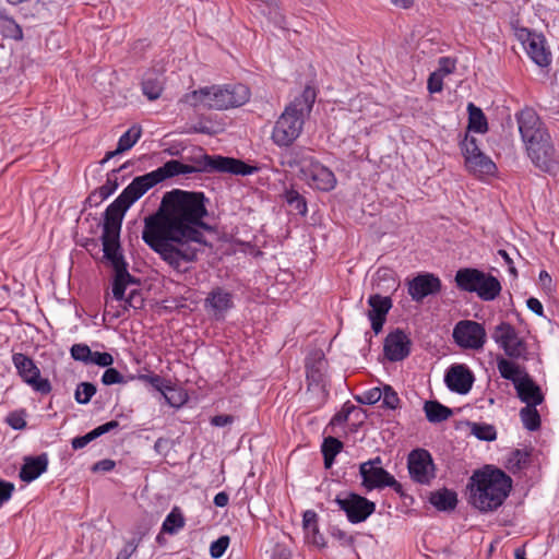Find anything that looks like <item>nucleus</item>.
<instances>
[{"label":"nucleus","mask_w":559,"mask_h":559,"mask_svg":"<svg viewBox=\"0 0 559 559\" xmlns=\"http://www.w3.org/2000/svg\"><path fill=\"white\" fill-rule=\"evenodd\" d=\"M455 70V61L449 57L439 59V68L436 72H440L443 76L452 73Z\"/></svg>","instance_id":"69168bd1"},{"label":"nucleus","mask_w":559,"mask_h":559,"mask_svg":"<svg viewBox=\"0 0 559 559\" xmlns=\"http://www.w3.org/2000/svg\"><path fill=\"white\" fill-rule=\"evenodd\" d=\"M102 382L105 385L126 383L123 376L115 368L107 367L102 376Z\"/></svg>","instance_id":"864d4df0"},{"label":"nucleus","mask_w":559,"mask_h":559,"mask_svg":"<svg viewBox=\"0 0 559 559\" xmlns=\"http://www.w3.org/2000/svg\"><path fill=\"white\" fill-rule=\"evenodd\" d=\"M473 435L484 441H493L497 438V431L492 425L474 424L472 427Z\"/></svg>","instance_id":"49530a36"},{"label":"nucleus","mask_w":559,"mask_h":559,"mask_svg":"<svg viewBox=\"0 0 559 559\" xmlns=\"http://www.w3.org/2000/svg\"><path fill=\"white\" fill-rule=\"evenodd\" d=\"M97 389L92 382H81L74 392V400L79 404H87L95 395Z\"/></svg>","instance_id":"a18cd8bd"},{"label":"nucleus","mask_w":559,"mask_h":559,"mask_svg":"<svg viewBox=\"0 0 559 559\" xmlns=\"http://www.w3.org/2000/svg\"><path fill=\"white\" fill-rule=\"evenodd\" d=\"M462 151L465 157L466 166L468 165L469 157L476 156L477 153H483L477 145V140L473 136H465L464 141L462 142Z\"/></svg>","instance_id":"603ef678"},{"label":"nucleus","mask_w":559,"mask_h":559,"mask_svg":"<svg viewBox=\"0 0 559 559\" xmlns=\"http://www.w3.org/2000/svg\"><path fill=\"white\" fill-rule=\"evenodd\" d=\"M118 427H119V421L110 420V421H107V423L94 428L91 431L93 432L94 438L97 439L100 436L117 429Z\"/></svg>","instance_id":"0e129e2a"},{"label":"nucleus","mask_w":559,"mask_h":559,"mask_svg":"<svg viewBox=\"0 0 559 559\" xmlns=\"http://www.w3.org/2000/svg\"><path fill=\"white\" fill-rule=\"evenodd\" d=\"M385 484H386V487L392 488L396 493H399L401 496V498L403 499V502L406 506L411 504L413 502V498L404 492L402 484H400L388 472H386V477H385Z\"/></svg>","instance_id":"6e6d98bb"},{"label":"nucleus","mask_w":559,"mask_h":559,"mask_svg":"<svg viewBox=\"0 0 559 559\" xmlns=\"http://www.w3.org/2000/svg\"><path fill=\"white\" fill-rule=\"evenodd\" d=\"M207 203L203 192L181 189L166 192L156 214L145 218L143 241L174 270L186 272L183 264L195 261L207 246L201 230L210 229L203 222Z\"/></svg>","instance_id":"f257e3e1"},{"label":"nucleus","mask_w":559,"mask_h":559,"mask_svg":"<svg viewBox=\"0 0 559 559\" xmlns=\"http://www.w3.org/2000/svg\"><path fill=\"white\" fill-rule=\"evenodd\" d=\"M141 538H133L124 545V547L117 554L115 559H129L136 550Z\"/></svg>","instance_id":"680f3d73"},{"label":"nucleus","mask_w":559,"mask_h":559,"mask_svg":"<svg viewBox=\"0 0 559 559\" xmlns=\"http://www.w3.org/2000/svg\"><path fill=\"white\" fill-rule=\"evenodd\" d=\"M90 364L107 368L114 364V357L107 352H92Z\"/></svg>","instance_id":"5fc2aeb1"},{"label":"nucleus","mask_w":559,"mask_h":559,"mask_svg":"<svg viewBox=\"0 0 559 559\" xmlns=\"http://www.w3.org/2000/svg\"><path fill=\"white\" fill-rule=\"evenodd\" d=\"M190 162L192 165L185 164L178 159H170L163 166L147 173V175L154 186H157L158 183L179 175L194 173H225L237 176H248L259 170V167L251 166L238 158L222 155H209L205 153L191 157Z\"/></svg>","instance_id":"f03ea898"},{"label":"nucleus","mask_w":559,"mask_h":559,"mask_svg":"<svg viewBox=\"0 0 559 559\" xmlns=\"http://www.w3.org/2000/svg\"><path fill=\"white\" fill-rule=\"evenodd\" d=\"M185 526V518L179 508L175 507L163 522L162 531L168 534H176Z\"/></svg>","instance_id":"79ce46f5"},{"label":"nucleus","mask_w":559,"mask_h":559,"mask_svg":"<svg viewBox=\"0 0 559 559\" xmlns=\"http://www.w3.org/2000/svg\"><path fill=\"white\" fill-rule=\"evenodd\" d=\"M412 349L409 336L401 329L386 334V360L401 361L408 357Z\"/></svg>","instance_id":"aec40b11"},{"label":"nucleus","mask_w":559,"mask_h":559,"mask_svg":"<svg viewBox=\"0 0 559 559\" xmlns=\"http://www.w3.org/2000/svg\"><path fill=\"white\" fill-rule=\"evenodd\" d=\"M474 293L483 301H492L501 293L502 286L499 280L490 273L483 272Z\"/></svg>","instance_id":"cd10ccee"},{"label":"nucleus","mask_w":559,"mask_h":559,"mask_svg":"<svg viewBox=\"0 0 559 559\" xmlns=\"http://www.w3.org/2000/svg\"><path fill=\"white\" fill-rule=\"evenodd\" d=\"M497 368L500 372V376L507 380L512 381L514 386H516V383L521 381V378L524 374V372L516 364L506 358H499L497 360Z\"/></svg>","instance_id":"e433bc0d"},{"label":"nucleus","mask_w":559,"mask_h":559,"mask_svg":"<svg viewBox=\"0 0 559 559\" xmlns=\"http://www.w3.org/2000/svg\"><path fill=\"white\" fill-rule=\"evenodd\" d=\"M343 443L337 438L329 436L324 438L321 452L324 460V467L331 468L334 463L335 456L342 451Z\"/></svg>","instance_id":"473e14b6"},{"label":"nucleus","mask_w":559,"mask_h":559,"mask_svg":"<svg viewBox=\"0 0 559 559\" xmlns=\"http://www.w3.org/2000/svg\"><path fill=\"white\" fill-rule=\"evenodd\" d=\"M302 526L308 543L320 548L325 547V539L319 531L318 514L314 511L307 510L304 512Z\"/></svg>","instance_id":"c85d7f7f"},{"label":"nucleus","mask_w":559,"mask_h":559,"mask_svg":"<svg viewBox=\"0 0 559 559\" xmlns=\"http://www.w3.org/2000/svg\"><path fill=\"white\" fill-rule=\"evenodd\" d=\"M95 438L93 436V432L90 431L85 433L84 436H79L72 439L71 445L73 450H80L86 447L90 442L94 441Z\"/></svg>","instance_id":"338daca9"},{"label":"nucleus","mask_w":559,"mask_h":559,"mask_svg":"<svg viewBox=\"0 0 559 559\" xmlns=\"http://www.w3.org/2000/svg\"><path fill=\"white\" fill-rule=\"evenodd\" d=\"M307 185L319 191L329 192L336 186L334 173L318 159L300 176Z\"/></svg>","instance_id":"dca6fc26"},{"label":"nucleus","mask_w":559,"mask_h":559,"mask_svg":"<svg viewBox=\"0 0 559 559\" xmlns=\"http://www.w3.org/2000/svg\"><path fill=\"white\" fill-rule=\"evenodd\" d=\"M142 92L150 99H157L163 92V83L154 74L146 75L142 81Z\"/></svg>","instance_id":"a19ab883"},{"label":"nucleus","mask_w":559,"mask_h":559,"mask_svg":"<svg viewBox=\"0 0 559 559\" xmlns=\"http://www.w3.org/2000/svg\"><path fill=\"white\" fill-rule=\"evenodd\" d=\"M142 134V129L139 126H132L127 130L118 140L116 153H123L135 145Z\"/></svg>","instance_id":"58836bf2"},{"label":"nucleus","mask_w":559,"mask_h":559,"mask_svg":"<svg viewBox=\"0 0 559 559\" xmlns=\"http://www.w3.org/2000/svg\"><path fill=\"white\" fill-rule=\"evenodd\" d=\"M25 415V411L11 412L7 417V423L15 430L24 429L26 427Z\"/></svg>","instance_id":"4d7b16f0"},{"label":"nucleus","mask_w":559,"mask_h":559,"mask_svg":"<svg viewBox=\"0 0 559 559\" xmlns=\"http://www.w3.org/2000/svg\"><path fill=\"white\" fill-rule=\"evenodd\" d=\"M130 162H126L119 168L112 169L108 175L106 182L99 188L95 189L86 199L85 203L92 206H97L108 199L119 187L117 174L127 169Z\"/></svg>","instance_id":"5701e85b"},{"label":"nucleus","mask_w":559,"mask_h":559,"mask_svg":"<svg viewBox=\"0 0 559 559\" xmlns=\"http://www.w3.org/2000/svg\"><path fill=\"white\" fill-rule=\"evenodd\" d=\"M328 360L324 354L319 350L313 353L306 360V376L308 381V392L312 395L317 391L319 401L311 405L312 408H320L326 401L328 391L325 390V372Z\"/></svg>","instance_id":"0eeeda50"},{"label":"nucleus","mask_w":559,"mask_h":559,"mask_svg":"<svg viewBox=\"0 0 559 559\" xmlns=\"http://www.w3.org/2000/svg\"><path fill=\"white\" fill-rule=\"evenodd\" d=\"M12 362L22 381L34 391L43 395L51 392L50 381L47 378H41L40 369L29 356L23 353H13Z\"/></svg>","instance_id":"6e6552de"},{"label":"nucleus","mask_w":559,"mask_h":559,"mask_svg":"<svg viewBox=\"0 0 559 559\" xmlns=\"http://www.w3.org/2000/svg\"><path fill=\"white\" fill-rule=\"evenodd\" d=\"M354 413L361 414L362 409L359 406L347 402L343 405L342 409L337 412L331 419V426H341L352 418Z\"/></svg>","instance_id":"c03bdc74"},{"label":"nucleus","mask_w":559,"mask_h":559,"mask_svg":"<svg viewBox=\"0 0 559 559\" xmlns=\"http://www.w3.org/2000/svg\"><path fill=\"white\" fill-rule=\"evenodd\" d=\"M335 501L354 524L366 521L376 508L372 501L355 492H349L344 498L337 497Z\"/></svg>","instance_id":"4468645a"},{"label":"nucleus","mask_w":559,"mask_h":559,"mask_svg":"<svg viewBox=\"0 0 559 559\" xmlns=\"http://www.w3.org/2000/svg\"><path fill=\"white\" fill-rule=\"evenodd\" d=\"M427 88L431 94L441 92L443 88V75L440 72H432L428 78Z\"/></svg>","instance_id":"bf43d9fd"},{"label":"nucleus","mask_w":559,"mask_h":559,"mask_svg":"<svg viewBox=\"0 0 559 559\" xmlns=\"http://www.w3.org/2000/svg\"><path fill=\"white\" fill-rule=\"evenodd\" d=\"M284 200L289 206L290 211L295 212L298 215L306 216L308 213L307 200L294 188L286 189L284 194Z\"/></svg>","instance_id":"f704fd0d"},{"label":"nucleus","mask_w":559,"mask_h":559,"mask_svg":"<svg viewBox=\"0 0 559 559\" xmlns=\"http://www.w3.org/2000/svg\"><path fill=\"white\" fill-rule=\"evenodd\" d=\"M234 307L233 294L221 286L214 287L204 299L205 310L217 321L224 320Z\"/></svg>","instance_id":"f3484780"},{"label":"nucleus","mask_w":559,"mask_h":559,"mask_svg":"<svg viewBox=\"0 0 559 559\" xmlns=\"http://www.w3.org/2000/svg\"><path fill=\"white\" fill-rule=\"evenodd\" d=\"M330 534L342 546H350L354 542L353 536L348 535L344 530L340 528L338 526H331Z\"/></svg>","instance_id":"052dcab7"},{"label":"nucleus","mask_w":559,"mask_h":559,"mask_svg":"<svg viewBox=\"0 0 559 559\" xmlns=\"http://www.w3.org/2000/svg\"><path fill=\"white\" fill-rule=\"evenodd\" d=\"M424 411L430 423H441L452 416V411L437 401H427Z\"/></svg>","instance_id":"72a5a7b5"},{"label":"nucleus","mask_w":559,"mask_h":559,"mask_svg":"<svg viewBox=\"0 0 559 559\" xmlns=\"http://www.w3.org/2000/svg\"><path fill=\"white\" fill-rule=\"evenodd\" d=\"M516 120L525 146L532 144V142H538L549 136V133L544 128L543 122L533 108H524L521 110L516 115Z\"/></svg>","instance_id":"2eb2a0df"},{"label":"nucleus","mask_w":559,"mask_h":559,"mask_svg":"<svg viewBox=\"0 0 559 559\" xmlns=\"http://www.w3.org/2000/svg\"><path fill=\"white\" fill-rule=\"evenodd\" d=\"M528 459V452L518 449L510 453L506 466L510 472L516 473L527 465Z\"/></svg>","instance_id":"37998d69"},{"label":"nucleus","mask_w":559,"mask_h":559,"mask_svg":"<svg viewBox=\"0 0 559 559\" xmlns=\"http://www.w3.org/2000/svg\"><path fill=\"white\" fill-rule=\"evenodd\" d=\"M441 280L432 273H421L408 283V294L414 301H423L429 295L440 293Z\"/></svg>","instance_id":"a211bd4d"},{"label":"nucleus","mask_w":559,"mask_h":559,"mask_svg":"<svg viewBox=\"0 0 559 559\" xmlns=\"http://www.w3.org/2000/svg\"><path fill=\"white\" fill-rule=\"evenodd\" d=\"M382 390L379 386L364 391L355 396L356 401L360 404L373 405L381 400Z\"/></svg>","instance_id":"09e8293b"},{"label":"nucleus","mask_w":559,"mask_h":559,"mask_svg":"<svg viewBox=\"0 0 559 559\" xmlns=\"http://www.w3.org/2000/svg\"><path fill=\"white\" fill-rule=\"evenodd\" d=\"M467 111L468 130L478 133H486L488 131V122L483 110L479 107L475 106L473 103H469L467 105Z\"/></svg>","instance_id":"2f4dec72"},{"label":"nucleus","mask_w":559,"mask_h":559,"mask_svg":"<svg viewBox=\"0 0 559 559\" xmlns=\"http://www.w3.org/2000/svg\"><path fill=\"white\" fill-rule=\"evenodd\" d=\"M317 99V91L306 85L300 95L286 105L271 132L272 142L278 147H290L301 135Z\"/></svg>","instance_id":"39448f33"},{"label":"nucleus","mask_w":559,"mask_h":559,"mask_svg":"<svg viewBox=\"0 0 559 559\" xmlns=\"http://www.w3.org/2000/svg\"><path fill=\"white\" fill-rule=\"evenodd\" d=\"M527 155L532 163L542 171L556 174L559 169V162L551 143L550 135L538 142L526 145Z\"/></svg>","instance_id":"f8f14e48"},{"label":"nucleus","mask_w":559,"mask_h":559,"mask_svg":"<svg viewBox=\"0 0 559 559\" xmlns=\"http://www.w3.org/2000/svg\"><path fill=\"white\" fill-rule=\"evenodd\" d=\"M407 466L411 477L416 483L429 485L436 478V467L429 451L415 449L408 454Z\"/></svg>","instance_id":"ddd939ff"},{"label":"nucleus","mask_w":559,"mask_h":559,"mask_svg":"<svg viewBox=\"0 0 559 559\" xmlns=\"http://www.w3.org/2000/svg\"><path fill=\"white\" fill-rule=\"evenodd\" d=\"M48 455L41 453L36 456H25L19 476L24 483H32L47 471Z\"/></svg>","instance_id":"393cba45"},{"label":"nucleus","mask_w":559,"mask_h":559,"mask_svg":"<svg viewBox=\"0 0 559 559\" xmlns=\"http://www.w3.org/2000/svg\"><path fill=\"white\" fill-rule=\"evenodd\" d=\"M154 187L147 173L138 176L107 206L104 213L103 233L100 236L103 252L122 251L120 231L124 214L133 203Z\"/></svg>","instance_id":"7ed1b4c3"},{"label":"nucleus","mask_w":559,"mask_h":559,"mask_svg":"<svg viewBox=\"0 0 559 559\" xmlns=\"http://www.w3.org/2000/svg\"><path fill=\"white\" fill-rule=\"evenodd\" d=\"M138 379L143 382L150 383L154 389H156L159 392H164L165 389L170 390V386L164 385V379L158 374H140Z\"/></svg>","instance_id":"13d9d810"},{"label":"nucleus","mask_w":559,"mask_h":559,"mask_svg":"<svg viewBox=\"0 0 559 559\" xmlns=\"http://www.w3.org/2000/svg\"><path fill=\"white\" fill-rule=\"evenodd\" d=\"M229 537L227 535H223L216 540H214L210 546V555L213 559L221 558L226 549L229 546Z\"/></svg>","instance_id":"3c124183"},{"label":"nucleus","mask_w":559,"mask_h":559,"mask_svg":"<svg viewBox=\"0 0 559 559\" xmlns=\"http://www.w3.org/2000/svg\"><path fill=\"white\" fill-rule=\"evenodd\" d=\"M282 154V165L289 168H298L300 176L317 160L310 154V150L304 146H290Z\"/></svg>","instance_id":"b1692460"},{"label":"nucleus","mask_w":559,"mask_h":559,"mask_svg":"<svg viewBox=\"0 0 559 559\" xmlns=\"http://www.w3.org/2000/svg\"><path fill=\"white\" fill-rule=\"evenodd\" d=\"M250 96V90L245 84L212 85L188 93L186 102L193 107L225 110L245 105Z\"/></svg>","instance_id":"423d86ee"},{"label":"nucleus","mask_w":559,"mask_h":559,"mask_svg":"<svg viewBox=\"0 0 559 559\" xmlns=\"http://www.w3.org/2000/svg\"><path fill=\"white\" fill-rule=\"evenodd\" d=\"M453 338L464 349L478 350L484 347L487 334L483 324L472 320H463L455 324Z\"/></svg>","instance_id":"9b49d317"},{"label":"nucleus","mask_w":559,"mask_h":559,"mask_svg":"<svg viewBox=\"0 0 559 559\" xmlns=\"http://www.w3.org/2000/svg\"><path fill=\"white\" fill-rule=\"evenodd\" d=\"M0 33L14 39H22L23 32L20 25L4 10L0 9Z\"/></svg>","instance_id":"4c0bfd02"},{"label":"nucleus","mask_w":559,"mask_h":559,"mask_svg":"<svg viewBox=\"0 0 559 559\" xmlns=\"http://www.w3.org/2000/svg\"><path fill=\"white\" fill-rule=\"evenodd\" d=\"M491 337L504 350L508 357L514 359L526 358V344L510 323H499L495 328Z\"/></svg>","instance_id":"9d476101"},{"label":"nucleus","mask_w":559,"mask_h":559,"mask_svg":"<svg viewBox=\"0 0 559 559\" xmlns=\"http://www.w3.org/2000/svg\"><path fill=\"white\" fill-rule=\"evenodd\" d=\"M444 381L451 391L466 394L472 389L474 376L466 366L453 365L447 371Z\"/></svg>","instance_id":"412c9836"},{"label":"nucleus","mask_w":559,"mask_h":559,"mask_svg":"<svg viewBox=\"0 0 559 559\" xmlns=\"http://www.w3.org/2000/svg\"><path fill=\"white\" fill-rule=\"evenodd\" d=\"M466 167L474 174L479 175H490L496 169L495 163L484 153H477L476 156L469 157Z\"/></svg>","instance_id":"c9c22d12"},{"label":"nucleus","mask_w":559,"mask_h":559,"mask_svg":"<svg viewBox=\"0 0 559 559\" xmlns=\"http://www.w3.org/2000/svg\"><path fill=\"white\" fill-rule=\"evenodd\" d=\"M430 503L439 511L453 510L457 503L456 493L447 488L430 493Z\"/></svg>","instance_id":"7c9ffc66"},{"label":"nucleus","mask_w":559,"mask_h":559,"mask_svg":"<svg viewBox=\"0 0 559 559\" xmlns=\"http://www.w3.org/2000/svg\"><path fill=\"white\" fill-rule=\"evenodd\" d=\"M103 260H105L115 272L112 296L116 300L121 301L124 298L128 285L139 284V280L129 273L128 263L124 260L122 251L104 252Z\"/></svg>","instance_id":"1a4fd4ad"},{"label":"nucleus","mask_w":559,"mask_h":559,"mask_svg":"<svg viewBox=\"0 0 559 559\" xmlns=\"http://www.w3.org/2000/svg\"><path fill=\"white\" fill-rule=\"evenodd\" d=\"M469 502L481 512H492L502 506L512 488V478L491 465L475 471L469 478Z\"/></svg>","instance_id":"20e7f679"},{"label":"nucleus","mask_w":559,"mask_h":559,"mask_svg":"<svg viewBox=\"0 0 559 559\" xmlns=\"http://www.w3.org/2000/svg\"><path fill=\"white\" fill-rule=\"evenodd\" d=\"M14 488V484L0 479V508L12 497Z\"/></svg>","instance_id":"e2e57ef3"},{"label":"nucleus","mask_w":559,"mask_h":559,"mask_svg":"<svg viewBox=\"0 0 559 559\" xmlns=\"http://www.w3.org/2000/svg\"><path fill=\"white\" fill-rule=\"evenodd\" d=\"M369 309L367 316L376 334L382 331L384 324V296L379 292L371 294L368 298Z\"/></svg>","instance_id":"bb28decb"},{"label":"nucleus","mask_w":559,"mask_h":559,"mask_svg":"<svg viewBox=\"0 0 559 559\" xmlns=\"http://www.w3.org/2000/svg\"><path fill=\"white\" fill-rule=\"evenodd\" d=\"M71 357L74 360L84 362L85 365L90 364L92 350L86 344H74L70 348Z\"/></svg>","instance_id":"8fccbe9b"},{"label":"nucleus","mask_w":559,"mask_h":559,"mask_svg":"<svg viewBox=\"0 0 559 559\" xmlns=\"http://www.w3.org/2000/svg\"><path fill=\"white\" fill-rule=\"evenodd\" d=\"M519 399L526 405H540L544 402V395L540 388L524 372L521 381L515 386Z\"/></svg>","instance_id":"a878e982"},{"label":"nucleus","mask_w":559,"mask_h":559,"mask_svg":"<svg viewBox=\"0 0 559 559\" xmlns=\"http://www.w3.org/2000/svg\"><path fill=\"white\" fill-rule=\"evenodd\" d=\"M536 406L537 405H526L520 411L523 426L530 431H536L540 427V415Z\"/></svg>","instance_id":"ea45409f"},{"label":"nucleus","mask_w":559,"mask_h":559,"mask_svg":"<svg viewBox=\"0 0 559 559\" xmlns=\"http://www.w3.org/2000/svg\"><path fill=\"white\" fill-rule=\"evenodd\" d=\"M481 274L483 271L478 269L463 267L456 272L454 281L459 289L467 293H474L478 281L483 278Z\"/></svg>","instance_id":"c756f323"},{"label":"nucleus","mask_w":559,"mask_h":559,"mask_svg":"<svg viewBox=\"0 0 559 559\" xmlns=\"http://www.w3.org/2000/svg\"><path fill=\"white\" fill-rule=\"evenodd\" d=\"M359 474L361 476V486L367 491L384 487V466L380 456L361 463Z\"/></svg>","instance_id":"6ab92c4d"},{"label":"nucleus","mask_w":559,"mask_h":559,"mask_svg":"<svg viewBox=\"0 0 559 559\" xmlns=\"http://www.w3.org/2000/svg\"><path fill=\"white\" fill-rule=\"evenodd\" d=\"M121 301L124 302L123 308H133L135 310L142 309L144 307V297L139 288H133L129 292L128 296L124 297Z\"/></svg>","instance_id":"de8ad7c7"},{"label":"nucleus","mask_w":559,"mask_h":559,"mask_svg":"<svg viewBox=\"0 0 559 559\" xmlns=\"http://www.w3.org/2000/svg\"><path fill=\"white\" fill-rule=\"evenodd\" d=\"M530 58L539 67H547L551 61V53L546 47V39L542 34L528 33L523 41Z\"/></svg>","instance_id":"4be33fe9"},{"label":"nucleus","mask_w":559,"mask_h":559,"mask_svg":"<svg viewBox=\"0 0 559 559\" xmlns=\"http://www.w3.org/2000/svg\"><path fill=\"white\" fill-rule=\"evenodd\" d=\"M292 552L289 548L283 544H275L272 549V559H290Z\"/></svg>","instance_id":"774afa93"}]
</instances>
